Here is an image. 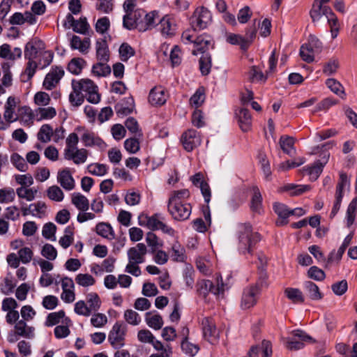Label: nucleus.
I'll return each mask as SVG.
<instances>
[{
	"mask_svg": "<svg viewBox=\"0 0 357 357\" xmlns=\"http://www.w3.org/2000/svg\"><path fill=\"white\" fill-rule=\"evenodd\" d=\"M190 197L188 189L173 191L169 197L167 210L172 218L178 221H183L189 218L192 206L189 203L183 202Z\"/></svg>",
	"mask_w": 357,
	"mask_h": 357,
	"instance_id": "obj_1",
	"label": "nucleus"
},
{
	"mask_svg": "<svg viewBox=\"0 0 357 357\" xmlns=\"http://www.w3.org/2000/svg\"><path fill=\"white\" fill-rule=\"evenodd\" d=\"M237 248L243 255L252 254V249L259 241V235L253 232L249 224H240L236 230Z\"/></svg>",
	"mask_w": 357,
	"mask_h": 357,
	"instance_id": "obj_2",
	"label": "nucleus"
},
{
	"mask_svg": "<svg viewBox=\"0 0 357 357\" xmlns=\"http://www.w3.org/2000/svg\"><path fill=\"white\" fill-rule=\"evenodd\" d=\"M139 225L148 227L151 230H161L163 233L170 236L174 235V230L165 222V218L160 213L152 216L140 215L138 218Z\"/></svg>",
	"mask_w": 357,
	"mask_h": 357,
	"instance_id": "obj_3",
	"label": "nucleus"
},
{
	"mask_svg": "<svg viewBox=\"0 0 357 357\" xmlns=\"http://www.w3.org/2000/svg\"><path fill=\"white\" fill-rule=\"evenodd\" d=\"M323 45L320 40L314 35H310L307 43L303 45L300 50V56L307 63L314 61L315 56L321 52Z\"/></svg>",
	"mask_w": 357,
	"mask_h": 357,
	"instance_id": "obj_4",
	"label": "nucleus"
},
{
	"mask_svg": "<svg viewBox=\"0 0 357 357\" xmlns=\"http://www.w3.org/2000/svg\"><path fill=\"white\" fill-rule=\"evenodd\" d=\"M75 83L79 85V89L82 93H84V96L86 97L89 102L96 104L100 100V96L98 93V86L93 81L89 79H82L75 80Z\"/></svg>",
	"mask_w": 357,
	"mask_h": 357,
	"instance_id": "obj_5",
	"label": "nucleus"
},
{
	"mask_svg": "<svg viewBox=\"0 0 357 357\" xmlns=\"http://www.w3.org/2000/svg\"><path fill=\"white\" fill-rule=\"evenodd\" d=\"M197 291L200 295L206 296L208 293L219 296L225 291L224 284L221 277L217 278V286L215 287L213 282L208 280H202L197 283Z\"/></svg>",
	"mask_w": 357,
	"mask_h": 357,
	"instance_id": "obj_6",
	"label": "nucleus"
},
{
	"mask_svg": "<svg viewBox=\"0 0 357 357\" xmlns=\"http://www.w3.org/2000/svg\"><path fill=\"white\" fill-rule=\"evenodd\" d=\"M125 327L122 324L116 322L109 333L108 341L114 349H119L125 344Z\"/></svg>",
	"mask_w": 357,
	"mask_h": 357,
	"instance_id": "obj_7",
	"label": "nucleus"
},
{
	"mask_svg": "<svg viewBox=\"0 0 357 357\" xmlns=\"http://www.w3.org/2000/svg\"><path fill=\"white\" fill-rule=\"evenodd\" d=\"M211 20V15L207 8H198L195 10L190 19L192 27L197 29H203L206 27Z\"/></svg>",
	"mask_w": 357,
	"mask_h": 357,
	"instance_id": "obj_8",
	"label": "nucleus"
},
{
	"mask_svg": "<svg viewBox=\"0 0 357 357\" xmlns=\"http://www.w3.org/2000/svg\"><path fill=\"white\" fill-rule=\"evenodd\" d=\"M202 332L205 340L212 344L218 342L219 339V331L212 319L206 317L202 321Z\"/></svg>",
	"mask_w": 357,
	"mask_h": 357,
	"instance_id": "obj_9",
	"label": "nucleus"
},
{
	"mask_svg": "<svg viewBox=\"0 0 357 357\" xmlns=\"http://www.w3.org/2000/svg\"><path fill=\"white\" fill-rule=\"evenodd\" d=\"M77 130L83 131L81 140L85 146L97 147L100 150L106 148V144L94 132L84 130L82 128H77Z\"/></svg>",
	"mask_w": 357,
	"mask_h": 357,
	"instance_id": "obj_10",
	"label": "nucleus"
},
{
	"mask_svg": "<svg viewBox=\"0 0 357 357\" xmlns=\"http://www.w3.org/2000/svg\"><path fill=\"white\" fill-rule=\"evenodd\" d=\"M181 142L184 149L188 151H192L195 148L200 145L202 142L201 137L198 132L192 129H189L181 136Z\"/></svg>",
	"mask_w": 357,
	"mask_h": 357,
	"instance_id": "obj_11",
	"label": "nucleus"
},
{
	"mask_svg": "<svg viewBox=\"0 0 357 357\" xmlns=\"http://www.w3.org/2000/svg\"><path fill=\"white\" fill-rule=\"evenodd\" d=\"M63 25L66 28H72L75 32L81 34H85L89 28L86 17H80L79 20H75L71 14L67 15Z\"/></svg>",
	"mask_w": 357,
	"mask_h": 357,
	"instance_id": "obj_12",
	"label": "nucleus"
},
{
	"mask_svg": "<svg viewBox=\"0 0 357 357\" xmlns=\"http://www.w3.org/2000/svg\"><path fill=\"white\" fill-rule=\"evenodd\" d=\"M259 288L257 286H250L243 291L241 307L247 310L252 307L257 303V295L259 294Z\"/></svg>",
	"mask_w": 357,
	"mask_h": 357,
	"instance_id": "obj_13",
	"label": "nucleus"
},
{
	"mask_svg": "<svg viewBox=\"0 0 357 357\" xmlns=\"http://www.w3.org/2000/svg\"><path fill=\"white\" fill-rule=\"evenodd\" d=\"M45 44L39 39H33L28 42L24 48L26 59H36L41 52L45 50Z\"/></svg>",
	"mask_w": 357,
	"mask_h": 357,
	"instance_id": "obj_14",
	"label": "nucleus"
},
{
	"mask_svg": "<svg viewBox=\"0 0 357 357\" xmlns=\"http://www.w3.org/2000/svg\"><path fill=\"white\" fill-rule=\"evenodd\" d=\"M64 75V70L61 67L56 66L47 74L43 82V86L47 90L54 88Z\"/></svg>",
	"mask_w": 357,
	"mask_h": 357,
	"instance_id": "obj_15",
	"label": "nucleus"
},
{
	"mask_svg": "<svg viewBox=\"0 0 357 357\" xmlns=\"http://www.w3.org/2000/svg\"><path fill=\"white\" fill-rule=\"evenodd\" d=\"M144 11L143 10H135L133 12L126 13L123 17V26L128 29H137L139 30V23H142Z\"/></svg>",
	"mask_w": 357,
	"mask_h": 357,
	"instance_id": "obj_16",
	"label": "nucleus"
},
{
	"mask_svg": "<svg viewBox=\"0 0 357 357\" xmlns=\"http://www.w3.org/2000/svg\"><path fill=\"white\" fill-rule=\"evenodd\" d=\"M329 158V153H324L319 160L314 162L312 166L304 168L303 171H305L310 175L312 180H317L321 174L324 167L328 162Z\"/></svg>",
	"mask_w": 357,
	"mask_h": 357,
	"instance_id": "obj_17",
	"label": "nucleus"
},
{
	"mask_svg": "<svg viewBox=\"0 0 357 357\" xmlns=\"http://www.w3.org/2000/svg\"><path fill=\"white\" fill-rule=\"evenodd\" d=\"M168 98L167 91L162 86H155L149 96V102L153 106L164 105Z\"/></svg>",
	"mask_w": 357,
	"mask_h": 357,
	"instance_id": "obj_18",
	"label": "nucleus"
},
{
	"mask_svg": "<svg viewBox=\"0 0 357 357\" xmlns=\"http://www.w3.org/2000/svg\"><path fill=\"white\" fill-rule=\"evenodd\" d=\"M147 248L144 243H137L135 247L128 249L127 252L128 259L135 263L142 264L145 260Z\"/></svg>",
	"mask_w": 357,
	"mask_h": 357,
	"instance_id": "obj_19",
	"label": "nucleus"
},
{
	"mask_svg": "<svg viewBox=\"0 0 357 357\" xmlns=\"http://www.w3.org/2000/svg\"><path fill=\"white\" fill-rule=\"evenodd\" d=\"M18 102L19 100L16 98L10 96L8 98L4 105L3 118L8 125L18 121L19 118L17 114H15Z\"/></svg>",
	"mask_w": 357,
	"mask_h": 357,
	"instance_id": "obj_20",
	"label": "nucleus"
},
{
	"mask_svg": "<svg viewBox=\"0 0 357 357\" xmlns=\"http://www.w3.org/2000/svg\"><path fill=\"white\" fill-rule=\"evenodd\" d=\"M158 26V31L165 37H172L176 33V26L174 21L167 15L160 19Z\"/></svg>",
	"mask_w": 357,
	"mask_h": 357,
	"instance_id": "obj_21",
	"label": "nucleus"
},
{
	"mask_svg": "<svg viewBox=\"0 0 357 357\" xmlns=\"http://www.w3.org/2000/svg\"><path fill=\"white\" fill-rule=\"evenodd\" d=\"M158 13L155 10L145 13L142 23L138 24L139 31H146L155 27L156 22L160 20Z\"/></svg>",
	"mask_w": 357,
	"mask_h": 357,
	"instance_id": "obj_22",
	"label": "nucleus"
},
{
	"mask_svg": "<svg viewBox=\"0 0 357 357\" xmlns=\"http://www.w3.org/2000/svg\"><path fill=\"white\" fill-rule=\"evenodd\" d=\"M212 45V40L210 36L202 35L197 36L194 40V49L192 53L197 55L199 53H204L210 46Z\"/></svg>",
	"mask_w": 357,
	"mask_h": 357,
	"instance_id": "obj_23",
	"label": "nucleus"
},
{
	"mask_svg": "<svg viewBox=\"0 0 357 357\" xmlns=\"http://www.w3.org/2000/svg\"><path fill=\"white\" fill-rule=\"evenodd\" d=\"M190 180L195 185L200 188L205 202L208 203L211 195V190L209 185L203 181L202 174L200 173L196 174L190 178Z\"/></svg>",
	"mask_w": 357,
	"mask_h": 357,
	"instance_id": "obj_24",
	"label": "nucleus"
},
{
	"mask_svg": "<svg viewBox=\"0 0 357 357\" xmlns=\"http://www.w3.org/2000/svg\"><path fill=\"white\" fill-rule=\"evenodd\" d=\"M70 45L73 50H77L82 54H86L89 51L91 40L89 38H85L82 40L80 37L73 36L70 40Z\"/></svg>",
	"mask_w": 357,
	"mask_h": 357,
	"instance_id": "obj_25",
	"label": "nucleus"
},
{
	"mask_svg": "<svg viewBox=\"0 0 357 357\" xmlns=\"http://www.w3.org/2000/svg\"><path fill=\"white\" fill-rule=\"evenodd\" d=\"M57 181L66 190H73L75 185L72 174L68 169L59 172Z\"/></svg>",
	"mask_w": 357,
	"mask_h": 357,
	"instance_id": "obj_26",
	"label": "nucleus"
},
{
	"mask_svg": "<svg viewBox=\"0 0 357 357\" xmlns=\"http://www.w3.org/2000/svg\"><path fill=\"white\" fill-rule=\"evenodd\" d=\"M310 190L309 185L285 184L280 188L281 192H286L290 196H298Z\"/></svg>",
	"mask_w": 357,
	"mask_h": 357,
	"instance_id": "obj_27",
	"label": "nucleus"
},
{
	"mask_svg": "<svg viewBox=\"0 0 357 357\" xmlns=\"http://www.w3.org/2000/svg\"><path fill=\"white\" fill-rule=\"evenodd\" d=\"M273 209L279 217L276 222L277 225L283 226L287 224V218L291 215V210L286 205L281 203L274 204Z\"/></svg>",
	"mask_w": 357,
	"mask_h": 357,
	"instance_id": "obj_28",
	"label": "nucleus"
},
{
	"mask_svg": "<svg viewBox=\"0 0 357 357\" xmlns=\"http://www.w3.org/2000/svg\"><path fill=\"white\" fill-rule=\"evenodd\" d=\"M65 158L73 160L77 165L82 164L86 162L88 156V151L85 149H76L64 154Z\"/></svg>",
	"mask_w": 357,
	"mask_h": 357,
	"instance_id": "obj_29",
	"label": "nucleus"
},
{
	"mask_svg": "<svg viewBox=\"0 0 357 357\" xmlns=\"http://www.w3.org/2000/svg\"><path fill=\"white\" fill-rule=\"evenodd\" d=\"M236 115L241 129L243 132L248 131L252 125V118L249 111L247 109L242 108L239 109Z\"/></svg>",
	"mask_w": 357,
	"mask_h": 357,
	"instance_id": "obj_30",
	"label": "nucleus"
},
{
	"mask_svg": "<svg viewBox=\"0 0 357 357\" xmlns=\"http://www.w3.org/2000/svg\"><path fill=\"white\" fill-rule=\"evenodd\" d=\"M331 12L332 10L328 6H321L314 1L312 8L310 10V16L312 21L315 22H319L323 15L327 17Z\"/></svg>",
	"mask_w": 357,
	"mask_h": 357,
	"instance_id": "obj_31",
	"label": "nucleus"
},
{
	"mask_svg": "<svg viewBox=\"0 0 357 357\" xmlns=\"http://www.w3.org/2000/svg\"><path fill=\"white\" fill-rule=\"evenodd\" d=\"M34 115L37 121L49 120L56 115V111L53 107H40L35 109Z\"/></svg>",
	"mask_w": 357,
	"mask_h": 357,
	"instance_id": "obj_32",
	"label": "nucleus"
},
{
	"mask_svg": "<svg viewBox=\"0 0 357 357\" xmlns=\"http://www.w3.org/2000/svg\"><path fill=\"white\" fill-rule=\"evenodd\" d=\"M350 180L345 173L340 174V179L336 186L335 198L342 199L346 191L349 188Z\"/></svg>",
	"mask_w": 357,
	"mask_h": 357,
	"instance_id": "obj_33",
	"label": "nucleus"
},
{
	"mask_svg": "<svg viewBox=\"0 0 357 357\" xmlns=\"http://www.w3.org/2000/svg\"><path fill=\"white\" fill-rule=\"evenodd\" d=\"M96 56L99 61L107 62L109 54L107 43L105 40H98L96 43Z\"/></svg>",
	"mask_w": 357,
	"mask_h": 357,
	"instance_id": "obj_34",
	"label": "nucleus"
},
{
	"mask_svg": "<svg viewBox=\"0 0 357 357\" xmlns=\"http://www.w3.org/2000/svg\"><path fill=\"white\" fill-rule=\"evenodd\" d=\"M73 91L69 95V101L73 106H79L84 101V94L79 89V85L75 83V80L72 81Z\"/></svg>",
	"mask_w": 357,
	"mask_h": 357,
	"instance_id": "obj_35",
	"label": "nucleus"
},
{
	"mask_svg": "<svg viewBox=\"0 0 357 357\" xmlns=\"http://www.w3.org/2000/svg\"><path fill=\"white\" fill-rule=\"evenodd\" d=\"M280 146L284 153L292 156L296 154L294 139L289 136H282L279 141Z\"/></svg>",
	"mask_w": 357,
	"mask_h": 357,
	"instance_id": "obj_36",
	"label": "nucleus"
},
{
	"mask_svg": "<svg viewBox=\"0 0 357 357\" xmlns=\"http://www.w3.org/2000/svg\"><path fill=\"white\" fill-rule=\"evenodd\" d=\"M15 333L18 335L32 338L34 336V328L26 325L24 320H20L15 324Z\"/></svg>",
	"mask_w": 357,
	"mask_h": 357,
	"instance_id": "obj_37",
	"label": "nucleus"
},
{
	"mask_svg": "<svg viewBox=\"0 0 357 357\" xmlns=\"http://www.w3.org/2000/svg\"><path fill=\"white\" fill-rule=\"evenodd\" d=\"M145 321L146 324L155 330L160 329L163 326V320L159 314H153L151 312L146 313Z\"/></svg>",
	"mask_w": 357,
	"mask_h": 357,
	"instance_id": "obj_38",
	"label": "nucleus"
},
{
	"mask_svg": "<svg viewBox=\"0 0 357 357\" xmlns=\"http://www.w3.org/2000/svg\"><path fill=\"white\" fill-rule=\"evenodd\" d=\"M71 202L76 208L82 211H86L89 207L88 199L79 192L72 194Z\"/></svg>",
	"mask_w": 357,
	"mask_h": 357,
	"instance_id": "obj_39",
	"label": "nucleus"
},
{
	"mask_svg": "<svg viewBox=\"0 0 357 357\" xmlns=\"http://www.w3.org/2000/svg\"><path fill=\"white\" fill-rule=\"evenodd\" d=\"M170 255L174 261L183 262L186 259L185 248L177 241L172 245Z\"/></svg>",
	"mask_w": 357,
	"mask_h": 357,
	"instance_id": "obj_40",
	"label": "nucleus"
},
{
	"mask_svg": "<svg viewBox=\"0 0 357 357\" xmlns=\"http://www.w3.org/2000/svg\"><path fill=\"white\" fill-rule=\"evenodd\" d=\"M38 193V190L36 188L29 187H20L16 190V194L20 199H24L27 202H31L35 198Z\"/></svg>",
	"mask_w": 357,
	"mask_h": 357,
	"instance_id": "obj_41",
	"label": "nucleus"
},
{
	"mask_svg": "<svg viewBox=\"0 0 357 357\" xmlns=\"http://www.w3.org/2000/svg\"><path fill=\"white\" fill-rule=\"evenodd\" d=\"M357 212V197L354 198L348 205L345 221L347 227H350L354 222Z\"/></svg>",
	"mask_w": 357,
	"mask_h": 357,
	"instance_id": "obj_42",
	"label": "nucleus"
},
{
	"mask_svg": "<svg viewBox=\"0 0 357 357\" xmlns=\"http://www.w3.org/2000/svg\"><path fill=\"white\" fill-rule=\"evenodd\" d=\"M52 135V127L50 124H44L40 128L37 133V138L43 143H47L50 142Z\"/></svg>",
	"mask_w": 357,
	"mask_h": 357,
	"instance_id": "obj_43",
	"label": "nucleus"
},
{
	"mask_svg": "<svg viewBox=\"0 0 357 357\" xmlns=\"http://www.w3.org/2000/svg\"><path fill=\"white\" fill-rule=\"evenodd\" d=\"M96 232L98 235L107 239L114 238V232L110 225L105 222L98 223L96 225Z\"/></svg>",
	"mask_w": 357,
	"mask_h": 357,
	"instance_id": "obj_44",
	"label": "nucleus"
},
{
	"mask_svg": "<svg viewBox=\"0 0 357 357\" xmlns=\"http://www.w3.org/2000/svg\"><path fill=\"white\" fill-rule=\"evenodd\" d=\"M305 288L307 296L314 301H318L322 298V294L317 284L312 282L308 281L305 283Z\"/></svg>",
	"mask_w": 357,
	"mask_h": 357,
	"instance_id": "obj_45",
	"label": "nucleus"
},
{
	"mask_svg": "<svg viewBox=\"0 0 357 357\" xmlns=\"http://www.w3.org/2000/svg\"><path fill=\"white\" fill-rule=\"evenodd\" d=\"M326 84L327 87L336 95L341 98L345 96L343 86L337 80L333 78L326 79Z\"/></svg>",
	"mask_w": 357,
	"mask_h": 357,
	"instance_id": "obj_46",
	"label": "nucleus"
},
{
	"mask_svg": "<svg viewBox=\"0 0 357 357\" xmlns=\"http://www.w3.org/2000/svg\"><path fill=\"white\" fill-rule=\"evenodd\" d=\"M181 347L183 352L189 356H195L199 350L197 344L190 342L186 337L182 340Z\"/></svg>",
	"mask_w": 357,
	"mask_h": 357,
	"instance_id": "obj_47",
	"label": "nucleus"
},
{
	"mask_svg": "<svg viewBox=\"0 0 357 357\" xmlns=\"http://www.w3.org/2000/svg\"><path fill=\"white\" fill-rule=\"evenodd\" d=\"M86 65V61L82 58H74L68 63V70L74 75H79Z\"/></svg>",
	"mask_w": 357,
	"mask_h": 357,
	"instance_id": "obj_48",
	"label": "nucleus"
},
{
	"mask_svg": "<svg viewBox=\"0 0 357 357\" xmlns=\"http://www.w3.org/2000/svg\"><path fill=\"white\" fill-rule=\"evenodd\" d=\"M268 75V72H266V74H264L258 67L255 66H252L249 71V79L251 82H265Z\"/></svg>",
	"mask_w": 357,
	"mask_h": 357,
	"instance_id": "obj_49",
	"label": "nucleus"
},
{
	"mask_svg": "<svg viewBox=\"0 0 357 357\" xmlns=\"http://www.w3.org/2000/svg\"><path fill=\"white\" fill-rule=\"evenodd\" d=\"M75 280L78 285L83 287H91L96 283V279L89 273H79Z\"/></svg>",
	"mask_w": 357,
	"mask_h": 357,
	"instance_id": "obj_50",
	"label": "nucleus"
},
{
	"mask_svg": "<svg viewBox=\"0 0 357 357\" xmlns=\"http://www.w3.org/2000/svg\"><path fill=\"white\" fill-rule=\"evenodd\" d=\"M286 296L294 303H302L304 302V297L298 289L287 288L284 290Z\"/></svg>",
	"mask_w": 357,
	"mask_h": 357,
	"instance_id": "obj_51",
	"label": "nucleus"
},
{
	"mask_svg": "<svg viewBox=\"0 0 357 357\" xmlns=\"http://www.w3.org/2000/svg\"><path fill=\"white\" fill-rule=\"evenodd\" d=\"M305 162L304 158H298L294 160L281 162L277 167L278 172H286L291 168L299 167Z\"/></svg>",
	"mask_w": 357,
	"mask_h": 357,
	"instance_id": "obj_52",
	"label": "nucleus"
},
{
	"mask_svg": "<svg viewBox=\"0 0 357 357\" xmlns=\"http://www.w3.org/2000/svg\"><path fill=\"white\" fill-rule=\"evenodd\" d=\"M47 197L54 202H61L64 198L62 190L57 185H52L47 190Z\"/></svg>",
	"mask_w": 357,
	"mask_h": 357,
	"instance_id": "obj_53",
	"label": "nucleus"
},
{
	"mask_svg": "<svg viewBox=\"0 0 357 357\" xmlns=\"http://www.w3.org/2000/svg\"><path fill=\"white\" fill-rule=\"evenodd\" d=\"M73 229L70 227H67L64 231V235L59 239V243L60 245L66 249L68 248L74 241Z\"/></svg>",
	"mask_w": 357,
	"mask_h": 357,
	"instance_id": "obj_54",
	"label": "nucleus"
},
{
	"mask_svg": "<svg viewBox=\"0 0 357 357\" xmlns=\"http://www.w3.org/2000/svg\"><path fill=\"white\" fill-rule=\"evenodd\" d=\"M123 318L128 324L132 326H137L142 321L139 314L132 309L126 310L124 312Z\"/></svg>",
	"mask_w": 357,
	"mask_h": 357,
	"instance_id": "obj_55",
	"label": "nucleus"
},
{
	"mask_svg": "<svg viewBox=\"0 0 357 357\" xmlns=\"http://www.w3.org/2000/svg\"><path fill=\"white\" fill-rule=\"evenodd\" d=\"M92 73L98 77H105L110 74L111 68L106 62L99 61L93 65Z\"/></svg>",
	"mask_w": 357,
	"mask_h": 357,
	"instance_id": "obj_56",
	"label": "nucleus"
},
{
	"mask_svg": "<svg viewBox=\"0 0 357 357\" xmlns=\"http://www.w3.org/2000/svg\"><path fill=\"white\" fill-rule=\"evenodd\" d=\"M86 303L91 313L98 311L101 305L100 299L96 293H90L86 296Z\"/></svg>",
	"mask_w": 357,
	"mask_h": 357,
	"instance_id": "obj_57",
	"label": "nucleus"
},
{
	"mask_svg": "<svg viewBox=\"0 0 357 357\" xmlns=\"http://www.w3.org/2000/svg\"><path fill=\"white\" fill-rule=\"evenodd\" d=\"M52 59L53 53L51 51L43 50L36 60L38 66L41 68H44L51 63Z\"/></svg>",
	"mask_w": 357,
	"mask_h": 357,
	"instance_id": "obj_58",
	"label": "nucleus"
},
{
	"mask_svg": "<svg viewBox=\"0 0 357 357\" xmlns=\"http://www.w3.org/2000/svg\"><path fill=\"white\" fill-rule=\"evenodd\" d=\"M205 100L204 89H198L190 99V104L192 107L197 108L200 107Z\"/></svg>",
	"mask_w": 357,
	"mask_h": 357,
	"instance_id": "obj_59",
	"label": "nucleus"
},
{
	"mask_svg": "<svg viewBox=\"0 0 357 357\" xmlns=\"http://www.w3.org/2000/svg\"><path fill=\"white\" fill-rule=\"evenodd\" d=\"M15 197V192L13 188H6L0 189V203L7 204L12 202Z\"/></svg>",
	"mask_w": 357,
	"mask_h": 357,
	"instance_id": "obj_60",
	"label": "nucleus"
},
{
	"mask_svg": "<svg viewBox=\"0 0 357 357\" xmlns=\"http://www.w3.org/2000/svg\"><path fill=\"white\" fill-rule=\"evenodd\" d=\"M65 317V312L63 310H59L58 312L50 313L45 321V326H52L59 324L61 319Z\"/></svg>",
	"mask_w": 357,
	"mask_h": 357,
	"instance_id": "obj_61",
	"label": "nucleus"
},
{
	"mask_svg": "<svg viewBox=\"0 0 357 357\" xmlns=\"http://www.w3.org/2000/svg\"><path fill=\"white\" fill-rule=\"evenodd\" d=\"M262 197L257 187L253 188V196L251 202V208L255 212H260L261 207Z\"/></svg>",
	"mask_w": 357,
	"mask_h": 357,
	"instance_id": "obj_62",
	"label": "nucleus"
},
{
	"mask_svg": "<svg viewBox=\"0 0 357 357\" xmlns=\"http://www.w3.org/2000/svg\"><path fill=\"white\" fill-rule=\"evenodd\" d=\"M331 28V33L333 38H335L339 31L340 24L338 20L333 11L326 17Z\"/></svg>",
	"mask_w": 357,
	"mask_h": 357,
	"instance_id": "obj_63",
	"label": "nucleus"
},
{
	"mask_svg": "<svg viewBox=\"0 0 357 357\" xmlns=\"http://www.w3.org/2000/svg\"><path fill=\"white\" fill-rule=\"evenodd\" d=\"M41 255L47 259L52 261L56 258L57 251L53 245L46 243L42 248Z\"/></svg>",
	"mask_w": 357,
	"mask_h": 357,
	"instance_id": "obj_64",
	"label": "nucleus"
}]
</instances>
